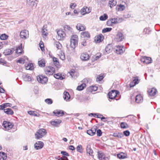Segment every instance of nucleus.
<instances>
[{
    "mask_svg": "<svg viewBox=\"0 0 160 160\" xmlns=\"http://www.w3.org/2000/svg\"><path fill=\"white\" fill-rule=\"evenodd\" d=\"M76 28L78 30L80 31L85 30L86 29L85 26L81 23L78 24L76 26Z\"/></svg>",
    "mask_w": 160,
    "mask_h": 160,
    "instance_id": "26",
    "label": "nucleus"
},
{
    "mask_svg": "<svg viewBox=\"0 0 160 160\" xmlns=\"http://www.w3.org/2000/svg\"><path fill=\"white\" fill-rule=\"evenodd\" d=\"M60 58L61 60H63L65 59V56L64 53H61V54L60 55Z\"/></svg>",
    "mask_w": 160,
    "mask_h": 160,
    "instance_id": "62",
    "label": "nucleus"
},
{
    "mask_svg": "<svg viewBox=\"0 0 160 160\" xmlns=\"http://www.w3.org/2000/svg\"><path fill=\"white\" fill-rule=\"evenodd\" d=\"M37 0H27V5L29 7H32L34 6L36 7Z\"/></svg>",
    "mask_w": 160,
    "mask_h": 160,
    "instance_id": "13",
    "label": "nucleus"
},
{
    "mask_svg": "<svg viewBox=\"0 0 160 160\" xmlns=\"http://www.w3.org/2000/svg\"><path fill=\"white\" fill-rule=\"evenodd\" d=\"M90 58L88 54L87 53H83L81 55L80 58L83 61H87Z\"/></svg>",
    "mask_w": 160,
    "mask_h": 160,
    "instance_id": "19",
    "label": "nucleus"
},
{
    "mask_svg": "<svg viewBox=\"0 0 160 160\" xmlns=\"http://www.w3.org/2000/svg\"><path fill=\"white\" fill-rule=\"evenodd\" d=\"M25 59L23 58H20L17 61V62L23 64L25 62Z\"/></svg>",
    "mask_w": 160,
    "mask_h": 160,
    "instance_id": "52",
    "label": "nucleus"
},
{
    "mask_svg": "<svg viewBox=\"0 0 160 160\" xmlns=\"http://www.w3.org/2000/svg\"><path fill=\"white\" fill-rule=\"evenodd\" d=\"M143 98L141 95L139 94L136 96L135 101L137 103H140L142 102Z\"/></svg>",
    "mask_w": 160,
    "mask_h": 160,
    "instance_id": "24",
    "label": "nucleus"
},
{
    "mask_svg": "<svg viewBox=\"0 0 160 160\" xmlns=\"http://www.w3.org/2000/svg\"><path fill=\"white\" fill-rule=\"evenodd\" d=\"M103 37V35L101 34L98 35L95 37L94 40L96 42H102Z\"/></svg>",
    "mask_w": 160,
    "mask_h": 160,
    "instance_id": "29",
    "label": "nucleus"
},
{
    "mask_svg": "<svg viewBox=\"0 0 160 160\" xmlns=\"http://www.w3.org/2000/svg\"><path fill=\"white\" fill-rule=\"evenodd\" d=\"M44 145L43 143L41 141H38L36 142L34 144L35 148L37 149H40L42 148Z\"/></svg>",
    "mask_w": 160,
    "mask_h": 160,
    "instance_id": "14",
    "label": "nucleus"
},
{
    "mask_svg": "<svg viewBox=\"0 0 160 160\" xmlns=\"http://www.w3.org/2000/svg\"><path fill=\"white\" fill-rule=\"evenodd\" d=\"M63 98L66 101H69L70 99V96L69 93L67 92H64Z\"/></svg>",
    "mask_w": 160,
    "mask_h": 160,
    "instance_id": "34",
    "label": "nucleus"
},
{
    "mask_svg": "<svg viewBox=\"0 0 160 160\" xmlns=\"http://www.w3.org/2000/svg\"><path fill=\"white\" fill-rule=\"evenodd\" d=\"M64 28L65 31L67 32L69 34H70V33H72V28H71L69 25H65L64 27Z\"/></svg>",
    "mask_w": 160,
    "mask_h": 160,
    "instance_id": "28",
    "label": "nucleus"
},
{
    "mask_svg": "<svg viewBox=\"0 0 160 160\" xmlns=\"http://www.w3.org/2000/svg\"><path fill=\"white\" fill-rule=\"evenodd\" d=\"M22 45V44H21ZM22 51V48L21 45L19 46L16 49V53H21Z\"/></svg>",
    "mask_w": 160,
    "mask_h": 160,
    "instance_id": "46",
    "label": "nucleus"
},
{
    "mask_svg": "<svg viewBox=\"0 0 160 160\" xmlns=\"http://www.w3.org/2000/svg\"><path fill=\"white\" fill-rule=\"evenodd\" d=\"M86 151L87 153H88L89 155L93 156L92 154L93 151L91 148L90 145H88L86 147Z\"/></svg>",
    "mask_w": 160,
    "mask_h": 160,
    "instance_id": "25",
    "label": "nucleus"
},
{
    "mask_svg": "<svg viewBox=\"0 0 160 160\" xmlns=\"http://www.w3.org/2000/svg\"><path fill=\"white\" fill-rule=\"evenodd\" d=\"M97 87L95 86H92L89 87L87 88V91L88 92H92L93 91H95L97 90Z\"/></svg>",
    "mask_w": 160,
    "mask_h": 160,
    "instance_id": "33",
    "label": "nucleus"
},
{
    "mask_svg": "<svg viewBox=\"0 0 160 160\" xmlns=\"http://www.w3.org/2000/svg\"><path fill=\"white\" fill-rule=\"evenodd\" d=\"M97 129V127L94 126L91 129L87 130V133L91 136H93L95 134Z\"/></svg>",
    "mask_w": 160,
    "mask_h": 160,
    "instance_id": "11",
    "label": "nucleus"
},
{
    "mask_svg": "<svg viewBox=\"0 0 160 160\" xmlns=\"http://www.w3.org/2000/svg\"><path fill=\"white\" fill-rule=\"evenodd\" d=\"M81 13L82 15H84L86 14V7H84L81 9Z\"/></svg>",
    "mask_w": 160,
    "mask_h": 160,
    "instance_id": "55",
    "label": "nucleus"
},
{
    "mask_svg": "<svg viewBox=\"0 0 160 160\" xmlns=\"http://www.w3.org/2000/svg\"><path fill=\"white\" fill-rule=\"evenodd\" d=\"M98 158L99 160H108V157L105 158L104 154L100 152H98Z\"/></svg>",
    "mask_w": 160,
    "mask_h": 160,
    "instance_id": "17",
    "label": "nucleus"
},
{
    "mask_svg": "<svg viewBox=\"0 0 160 160\" xmlns=\"http://www.w3.org/2000/svg\"><path fill=\"white\" fill-rule=\"evenodd\" d=\"M61 122V120L59 119H56L50 122L51 124L55 127L58 126Z\"/></svg>",
    "mask_w": 160,
    "mask_h": 160,
    "instance_id": "20",
    "label": "nucleus"
},
{
    "mask_svg": "<svg viewBox=\"0 0 160 160\" xmlns=\"http://www.w3.org/2000/svg\"><path fill=\"white\" fill-rule=\"evenodd\" d=\"M125 48L122 46H116L115 52L118 54H121L124 53L125 51Z\"/></svg>",
    "mask_w": 160,
    "mask_h": 160,
    "instance_id": "8",
    "label": "nucleus"
},
{
    "mask_svg": "<svg viewBox=\"0 0 160 160\" xmlns=\"http://www.w3.org/2000/svg\"><path fill=\"white\" fill-rule=\"evenodd\" d=\"M2 126L4 130H8L11 129L13 126V125L11 122L4 121L3 122Z\"/></svg>",
    "mask_w": 160,
    "mask_h": 160,
    "instance_id": "5",
    "label": "nucleus"
},
{
    "mask_svg": "<svg viewBox=\"0 0 160 160\" xmlns=\"http://www.w3.org/2000/svg\"><path fill=\"white\" fill-rule=\"evenodd\" d=\"M112 22L111 19H109L107 22V24L108 26H112L113 24Z\"/></svg>",
    "mask_w": 160,
    "mask_h": 160,
    "instance_id": "58",
    "label": "nucleus"
},
{
    "mask_svg": "<svg viewBox=\"0 0 160 160\" xmlns=\"http://www.w3.org/2000/svg\"><path fill=\"white\" fill-rule=\"evenodd\" d=\"M47 28L46 25H44L42 27L41 31L42 36H46L48 35V34L47 32Z\"/></svg>",
    "mask_w": 160,
    "mask_h": 160,
    "instance_id": "22",
    "label": "nucleus"
},
{
    "mask_svg": "<svg viewBox=\"0 0 160 160\" xmlns=\"http://www.w3.org/2000/svg\"><path fill=\"white\" fill-rule=\"evenodd\" d=\"M112 47L110 44H108L106 47L105 51L107 53H109L112 50Z\"/></svg>",
    "mask_w": 160,
    "mask_h": 160,
    "instance_id": "43",
    "label": "nucleus"
},
{
    "mask_svg": "<svg viewBox=\"0 0 160 160\" xmlns=\"http://www.w3.org/2000/svg\"><path fill=\"white\" fill-rule=\"evenodd\" d=\"M78 44V37L77 35H73L71 38L70 46L72 48L74 49L77 46Z\"/></svg>",
    "mask_w": 160,
    "mask_h": 160,
    "instance_id": "2",
    "label": "nucleus"
},
{
    "mask_svg": "<svg viewBox=\"0 0 160 160\" xmlns=\"http://www.w3.org/2000/svg\"><path fill=\"white\" fill-rule=\"evenodd\" d=\"M82 37L84 39H87L90 37V33L88 32H84L81 33Z\"/></svg>",
    "mask_w": 160,
    "mask_h": 160,
    "instance_id": "23",
    "label": "nucleus"
},
{
    "mask_svg": "<svg viewBox=\"0 0 160 160\" xmlns=\"http://www.w3.org/2000/svg\"><path fill=\"white\" fill-rule=\"evenodd\" d=\"M55 69L51 66L46 67L45 68V73L47 75H52L55 72Z\"/></svg>",
    "mask_w": 160,
    "mask_h": 160,
    "instance_id": "6",
    "label": "nucleus"
},
{
    "mask_svg": "<svg viewBox=\"0 0 160 160\" xmlns=\"http://www.w3.org/2000/svg\"><path fill=\"white\" fill-rule=\"evenodd\" d=\"M121 127L122 128H128V124L125 122H122L121 123Z\"/></svg>",
    "mask_w": 160,
    "mask_h": 160,
    "instance_id": "48",
    "label": "nucleus"
},
{
    "mask_svg": "<svg viewBox=\"0 0 160 160\" xmlns=\"http://www.w3.org/2000/svg\"><path fill=\"white\" fill-rule=\"evenodd\" d=\"M117 157L120 159H123L127 158V155L123 152H121L117 154Z\"/></svg>",
    "mask_w": 160,
    "mask_h": 160,
    "instance_id": "31",
    "label": "nucleus"
},
{
    "mask_svg": "<svg viewBox=\"0 0 160 160\" xmlns=\"http://www.w3.org/2000/svg\"><path fill=\"white\" fill-rule=\"evenodd\" d=\"M86 84L85 83H82L80 85L78 86L77 90L78 91H81L83 90L86 87Z\"/></svg>",
    "mask_w": 160,
    "mask_h": 160,
    "instance_id": "41",
    "label": "nucleus"
},
{
    "mask_svg": "<svg viewBox=\"0 0 160 160\" xmlns=\"http://www.w3.org/2000/svg\"><path fill=\"white\" fill-rule=\"evenodd\" d=\"M97 134L98 136H101L102 135V132L100 129H98L96 130Z\"/></svg>",
    "mask_w": 160,
    "mask_h": 160,
    "instance_id": "56",
    "label": "nucleus"
},
{
    "mask_svg": "<svg viewBox=\"0 0 160 160\" xmlns=\"http://www.w3.org/2000/svg\"><path fill=\"white\" fill-rule=\"evenodd\" d=\"M53 113L54 115L58 117L62 116L64 114V111L60 110H55L53 112Z\"/></svg>",
    "mask_w": 160,
    "mask_h": 160,
    "instance_id": "16",
    "label": "nucleus"
},
{
    "mask_svg": "<svg viewBox=\"0 0 160 160\" xmlns=\"http://www.w3.org/2000/svg\"><path fill=\"white\" fill-rule=\"evenodd\" d=\"M28 113L30 115H32L34 116L38 117L40 115L36 111H28Z\"/></svg>",
    "mask_w": 160,
    "mask_h": 160,
    "instance_id": "37",
    "label": "nucleus"
},
{
    "mask_svg": "<svg viewBox=\"0 0 160 160\" xmlns=\"http://www.w3.org/2000/svg\"><path fill=\"white\" fill-rule=\"evenodd\" d=\"M150 31L149 28H145L144 29L143 32L145 34H149Z\"/></svg>",
    "mask_w": 160,
    "mask_h": 160,
    "instance_id": "51",
    "label": "nucleus"
},
{
    "mask_svg": "<svg viewBox=\"0 0 160 160\" xmlns=\"http://www.w3.org/2000/svg\"><path fill=\"white\" fill-rule=\"evenodd\" d=\"M8 37V36L5 34H2L0 37V39L2 40H5Z\"/></svg>",
    "mask_w": 160,
    "mask_h": 160,
    "instance_id": "50",
    "label": "nucleus"
},
{
    "mask_svg": "<svg viewBox=\"0 0 160 160\" xmlns=\"http://www.w3.org/2000/svg\"><path fill=\"white\" fill-rule=\"evenodd\" d=\"M125 8V6L123 5L120 4L118 5L116 7V9L118 11H123Z\"/></svg>",
    "mask_w": 160,
    "mask_h": 160,
    "instance_id": "27",
    "label": "nucleus"
},
{
    "mask_svg": "<svg viewBox=\"0 0 160 160\" xmlns=\"http://www.w3.org/2000/svg\"><path fill=\"white\" fill-rule=\"evenodd\" d=\"M94 115L96 116V117L98 118H101V117L102 116V115L101 114H100L99 113H96L94 114Z\"/></svg>",
    "mask_w": 160,
    "mask_h": 160,
    "instance_id": "64",
    "label": "nucleus"
},
{
    "mask_svg": "<svg viewBox=\"0 0 160 160\" xmlns=\"http://www.w3.org/2000/svg\"><path fill=\"white\" fill-rule=\"evenodd\" d=\"M112 136L115 137L122 138L123 137V135L122 133L119 132H115L113 133Z\"/></svg>",
    "mask_w": 160,
    "mask_h": 160,
    "instance_id": "42",
    "label": "nucleus"
},
{
    "mask_svg": "<svg viewBox=\"0 0 160 160\" xmlns=\"http://www.w3.org/2000/svg\"><path fill=\"white\" fill-rule=\"evenodd\" d=\"M38 64L39 67H43L45 66V62L44 59H39L38 61Z\"/></svg>",
    "mask_w": 160,
    "mask_h": 160,
    "instance_id": "30",
    "label": "nucleus"
},
{
    "mask_svg": "<svg viewBox=\"0 0 160 160\" xmlns=\"http://www.w3.org/2000/svg\"><path fill=\"white\" fill-rule=\"evenodd\" d=\"M55 45L58 49H60L62 47V45L59 42L56 41L55 42Z\"/></svg>",
    "mask_w": 160,
    "mask_h": 160,
    "instance_id": "47",
    "label": "nucleus"
},
{
    "mask_svg": "<svg viewBox=\"0 0 160 160\" xmlns=\"http://www.w3.org/2000/svg\"><path fill=\"white\" fill-rule=\"evenodd\" d=\"M123 135H124L126 136H128L130 135V132L128 130H126L123 132Z\"/></svg>",
    "mask_w": 160,
    "mask_h": 160,
    "instance_id": "57",
    "label": "nucleus"
},
{
    "mask_svg": "<svg viewBox=\"0 0 160 160\" xmlns=\"http://www.w3.org/2000/svg\"><path fill=\"white\" fill-rule=\"evenodd\" d=\"M108 18V16L106 14H104L103 16H101L99 18V19L101 21H105Z\"/></svg>",
    "mask_w": 160,
    "mask_h": 160,
    "instance_id": "45",
    "label": "nucleus"
},
{
    "mask_svg": "<svg viewBox=\"0 0 160 160\" xmlns=\"http://www.w3.org/2000/svg\"><path fill=\"white\" fill-rule=\"evenodd\" d=\"M124 37L122 33L118 32L115 37V40L117 42L122 41L124 39Z\"/></svg>",
    "mask_w": 160,
    "mask_h": 160,
    "instance_id": "12",
    "label": "nucleus"
},
{
    "mask_svg": "<svg viewBox=\"0 0 160 160\" xmlns=\"http://www.w3.org/2000/svg\"><path fill=\"white\" fill-rule=\"evenodd\" d=\"M57 36L56 38L58 40H62L65 38L66 34L65 32L62 30H59L57 32Z\"/></svg>",
    "mask_w": 160,
    "mask_h": 160,
    "instance_id": "7",
    "label": "nucleus"
},
{
    "mask_svg": "<svg viewBox=\"0 0 160 160\" xmlns=\"http://www.w3.org/2000/svg\"><path fill=\"white\" fill-rule=\"evenodd\" d=\"M37 79L39 82L42 84H46L48 81L47 77L42 75H39L37 76Z\"/></svg>",
    "mask_w": 160,
    "mask_h": 160,
    "instance_id": "4",
    "label": "nucleus"
},
{
    "mask_svg": "<svg viewBox=\"0 0 160 160\" xmlns=\"http://www.w3.org/2000/svg\"><path fill=\"white\" fill-rule=\"evenodd\" d=\"M103 78V76H102V75L99 76L97 78V81H101V80H102Z\"/></svg>",
    "mask_w": 160,
    "mask_h": 160,
    "instance_id": "61",
    "label": "nucleus"
},
{
    "mask_svg": "<svg viewBox=\"0 0 160 160\" xmlns=\"http://www.w3.org/2000/svg\"><path fill=\"white\" fill-rule=\"evenodd\" d=\"M77 151L78 152L82 153V147L81 145H78L77 148Z\"/></svg>",
    "mask_w": 160,
    "mask_h": 160,
    "instance_id": "53",
    "label": "nucleus"
},
{
    "mask_svg": "<svg viewBox=\"0 0 160 160\" xmlns=\"http://www.w3.org/2000/svg\"><path fill=\"white\" fill-rule=\"evenodd\" d=\"M52 60L54 64L57 67H58L59 65V63L58 59L54 57L52 58Z\"/></svg>",
    "mask_w": 160,
    "mask_h": 160,
    "instance_id": "40",
    "label": "nucleus"
},
{
    "mask_svg": "<svg viewBox=\"0 0 160 160\" xmlns=\"http://www.w3.org/2000/svg\"><path fill=\"white\" fill-rule=\"evenodd\" d=\"M64 75L62 76L61 74L60 73H58L57 74H54V77L57 79H59L60 80H62L64 78L63 77Z\"/></svg>",
    "mask_w": 160,
    "mask_h": 160,
    "instance_id": "38",
    "label": "nucleus"
},
{
    "mask_svg": "<svg viewBox=\"0 0 160 160\" xmlns=\"http://www.w3.org/2000/svg\"><path fill=\"white\" fill-rule=\"evenodd\" d=\"M117 2L114 0H109V5L111 8H112L115 6L117 4Z\"/></svg>",
    "mask_w": 160,
    "mask_h": 160,
    "instance_id": "39",
    "label": "nucleus"
},
{
    "mask_svg": "<svg viewBox=\"0 0 160 160\" xmlns=\"http://www.w3.org/2000/svg\"><path fill=\"white\" fill-rule=\"evenodd\" d=\"M61 153L65 156H69V154L66 152V151H62L61 152Z\"/></svg>",
    "mask_w": 160,
    "mask_h": 160,
    "instance_id": "63",
    "label": "nucleus"
},
{
    "mask_svg": "<svg viewBox=\"0 0 160 160\" xmlns=\"http://www.w3.org/2000/svg\"><path fill=\"white\" fill-rule=\"evenodd\" d=\"M4 111L5 113L8 115H12L13 114V112L10 108H7L4 109Z\"/></svg>",
    "mask_w": 160,
    "mask_h": 160,
    "instance_id": "35",
    "label": "nucleus"
},
{
    "mask_svg": "<svg viewBox=\"0 0 160 160\" xmlns=\"http://www.w3.org/2000/svg\"><path fill=\"white\" fill-rule=\"evenodd\" d=\"M47 133V132L45 129L43 128L40 129L36 132L35 134V138L38 139H39L45 136Z\"/></svg>",
    "mask_w": 160,
    "mask_h": 160,
    "instance_id": "1",
    "label": "nucleus"
},
{
    "mask_svg": "<svg viewBox=\"0 0 160 160\" xmlns=\"http://www.w3.org/2000/svg\"><path fill=\"white\" fill-rule=\"evenodd\" d=\"M20 38L23 39H26L29 37V33L28 30H24L20 32Z\"/></svg>",
    "mask_w": 160,
    "mask_h": 160,
    "instance_id": "9",
    "label": "nucleus"
},
{
    "mask_svg": "<svg viewBox=\"0 0 160 160\" xmlns=\"http://www.w3.org/2000/svg\"><path fill=\"white\" fill-rule=\"evenodd\" d=\"M27 70H32L33 69V66L32 63H29L25 66Z\"/></svg>",
    "mask_w": 160,
    "mask_h": 160,
    "instance_id": "44",
    "label": "nucleus"
},
{
    "mask_svg": "<svg viewBox=\"0 0 160 160\" xmlns=\"http://www.w3.org/2000/svg\"><path fill=\"white\" fill-rule=\"evenodd\" d=\"M89 80V78H86L84 79L82 81V83H85V84H86V83H88Z\"/></svg>",
    "mask_w": 160,
    "mask_h": 160,
    "instance_id": "60",
    "label": "nucleus"
},
{
    "mask_svg": "<svg viewBox=\"0 0 160 160\" xmlns=\"http://www.w3.org/2000/svg\"><path fill=\"white\" fill-rule=\"evenodd\" d=\"M115 18L117 21V23H120L122 22L123 20V19L122 18Z\"/></svg>",
    "mask_w": 160,
    "mask_h": 160,
    "instance_id": "59",
    "label": "nucleus"
},
{
    "mask_svg": "<svg viewBox=\"0 0 160 160\" xmlns=\"http://www.w3.org/2000/svg\"><path fill=\"white\" fill-rule=\"evenodd\" d=\"M7 158V154L4 152H0V160H5Z\"/></svg>",
    "mask_w": 160,
    "mask_h": 160,
    "instance_id": "36",
    "label": "nucleus"
},
{
    "mask_svg": "<svg viewBox=\"0 0 160 160\" xmlns=\"http://www.w3.org/2000/svg\"><path fill=\"white\" fill-rule=\"evenodd\" d=\"M119 92L116 90H112L111 92H109L108 93V95L109 98L111 99H115L117 100L118 99H116L115 98L117 95H119Z\"/></svg>",
    "mask_w": 160,
    "mask_h": 160,
    "instance_id": "3",
    "label": "nucleus"
},
{
    "mask_svg": "<svg viewBox=\"0 0 160 160\" xmlns=\"http://www.w3.org/2000/svg\"><path fill=\"white\" fill-rule=\"evenodd\" d=\"M13 52V51L11 50V49H7L4 50L3 52V54L5 56H8L11 54Z\"/></svg>",
    "mask_w": 160,
    "mask_h": 160,
    "instance_id": "32",
    "label": "nucleus"
},
{
    "mask_svg": "<svg viewBox=\"0 0 160 160\" xmlns=\"http://www.w3.org/2000/svg\"><path fill=\"white\" fill-rule=\"evenodd\" d=\"M112 29V28H103L102 31V33H104L110 31Z\"/></svg>",
    "mask_w": 160,
    "mask_h": 160,
    "instance_id": "49",
    "label": "nucleus"
},
{
    "mask_svg": "<svg viewBox=\"0 0 160 160\" xmlns=\"http://www.w3.org/2000/svg\"><path fill=\"white\" fill-rule=\"evenodd\" d=\"M139 82V80L138 79V77H134L132 81L130 83V87H134L137 84H138Z\"/></svg>",
    "mask_w": 160,
    "mask_h": 160,
    "instance_id": "15",
    "label": "nucleus"
},
{
    "mask_svg": "<svg viewBox=\"0 0 160 160\" xmlns=\"http://www.w3.org/2000/svg\"><path fill=\"white\" fill-rule=\"evenodd\" d=\"M141 61L144 64H148L151 63V58L146 56H142L141 58Z\"/></svg>",
    "mask_w": 160,
    "mask_h": 160,
    "instance_id": "10",
    "label": "nucleus"
},
{
    "mask_svg": "<svg viewBox=\"0 0 160 160\" xmlns=\"http://www.w3.org/2000/svg\"><path fill=\"white\" fill-rule=\"evenodd\" d=\"M157 92V90L154 88H152L149 89L148 90V92L150 96H154L156 94Z\"/></svg>",
    "mask_w": 160,
    "mask_h": 160,
    "instance_id": "21",
    "label": "nucleus"
},
{
    "mask_svg": "<svg viewBox=\"0 0 160 160\" xmlns=\"http://www.w3.org/2000/svg\"><path fill=\"white\" fill-rule=\"evenodd\" d=\"M45 102L48 104H51L52 103V101L50 98H47L45 99Z\"/></svg>",
    "mask_w": 160,
    "mask_h": 160,
    "instance_id": "54",
    "label": "nucleus"
},
{
    "mask_svg": "<svg viewBox=\"0 0 160 160\" xmlns=\"http://www.w3.org/2000/svg\"><path fill=\"white\" fill-rule=\"evenodd\" d=\"M22 77L23 80L26 82H29L32 80L31 77L28 74H23Z\"/></svg>",
    "mask_w": 160,
    "mask_h": 160,
    "instance_id": "18",
    "label": "nucleus"
}]
</instances>
